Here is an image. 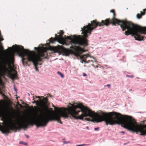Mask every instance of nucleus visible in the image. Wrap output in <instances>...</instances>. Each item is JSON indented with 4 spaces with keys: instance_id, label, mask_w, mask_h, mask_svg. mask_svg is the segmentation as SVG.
<instances>
[{
    "instance_id": "33",
    "label": "nucleus",
    "mask_w": 146,
    "mask_h": 146,
    "mask_svg": "<svg viewBox=\"0 0 146 146\" xmlns=\"http://www.w3.org/2000/svg\"><path fill=\"white\" fill-rule=\"evenodd\" d=\"M11 79L12 80H14V78H11Z\"/></svg>"
},
{
    "instance_id": "12",
    "label": "nucleus",
    "mask_w": 146,
    "mask_h": 146,
    "mask_svg": "<svg viewBox=\"0 0 146 146\" xmlns=\"http://www.w3.org/2000/svg\"><path fill=\"white\" fill-rule=\"evenodd\" d=\"M87 57V56L86 54H84L82 56H80V58L81 59H85Z\"/></svg>"
},
{
    "instance_id": "16",
    "label": "nucleus",
    "mask_w": 146,
    "mask_h": 146,
    "mask_svg": "<svg viewBox=\"0 0 146 146\" xmlns=\"http://www.w3.org/2000/svg\"><path fill=\"white\" fill-rule=\"evenodd\" d=\"M70 143V141H64V142H63L64 144H67V143Z\"/></svg>"
},
{
    "instance_id": "24",
    "label": "nucleus",
    "mask_w": 146,
    "mask_h": 146,
    "mask_svg": "<svg viewBox=\"0 0 146 146\" xmlns=\"http://www.w3.org/2000/svg\"><path fill=\"white\" fill-rule=\"evenodd\" d=\"M81 51L82 52H84L85 51L83 49H81Z\"/></svg>"
},
{
    "instance_id": "13",
    "label": "nucleus",
    "mask_w": 146,
    "mask_h": 146,
    "mask_svg": "<svg viewBox=\"0 0 146 146\" xmlns=\"http://www.w3.org/2000/svg\"><path fill=\"white\" fill-rule=\"evenodd\" d=\"M20 144H23L25 145H27V143L24 142L23 141H20L19 143Z\"/></svg>"
},
{
    "instance_id": "6",
    "label": "nucleus",
    "mask_w": 146,
    "mask_h": 146,
    "mask_svg": "<svg viewBox=\"0 0 146 146\" xmlns=\"http://www.w3.org/2000/svg\"><path fill=\"white\" fill-rule=\"evenodd\" d=\"M16 125L15 124H12L11 126L9 127L4 129L3 130H1V131L2 133L4 134H8L10 133L9 130L10 129H12L13 127H15Z\"/></svg>"
},
{
    "instance_id": "21",
    "label": "nucleus",
    "mask_w": 146,
    "mask_h": 146,
    "mask_svg": "<svg viewBox=\"0 0 146 146\" xmlns=\"http://www.w3.org/2000/svg\"><path fill=\"white\" fill-rule=\"evenodd\" d=\"M35 97L36 98H38L39 100H40V96H35Z\"/></svg>"
},
{
    "instance_id": "22",
    "label": "nucleus",
    "mask_w": 146,
    "mask_h": 146,
    "mask_svg": "<svg viewBox=\"0 0 146 146\" xmlns=\"http://www.w3.org/2000/svg\"><path fill=\"white\" fill-rule=\"evenodd\" d=\"M85 144H81V145H76V146H82L84 145Z\"/></svg>"
},
{
    "instance_id": "20",
    "label": "nucleus",
    "mask_w": 146,
    "mask_h": 146,
    "mask_svg": "<svg viewBox=\"0 0 146 146\" xmlns=\"http://www.w3.org/2000/svg\"><path fill=\"white\" fill-rule=\"evenodd\" d=\"M82 75L83 76H87V74L84 73H83Z\"/></svg>"
},
{
    "instance_id": "37",
    "label": "nucleus",
    "mask_w": 146,
    "mask_h": 146,
    "mask_svg": "<svg viewBox=\"0 0 146 146\" xmlns=\"http://www.w3.org/2000/svg\"><path fill=\"white\" fill-rule=\"evenodd\" d=\"M28 95L29 96V93L28 94Z\"/></svg>"
},
{
    "instance_id": "30",
    "label": "nucleus",
    "mask_w": 146,
    "mask_h": 146,
    "mask_svg": "<svg viewBox=\"0 0 146 146\" xmlns=\"http://www.w3.org/2000/svg\"><path fill=\"white\" fill-rule=\"evenodd\" d=\"M8 49H9L10 50H11V47H8Z\"/></svg>"
},
{
    "instance_id": "27",
    "label": "nucleus",
    "mask_w": 146,
    "mask_h": 146,
    "mask_svg": "<svg viewBox=\"0 0 146 146\" xmlns=\"http://www.w3.org/2000/svg\"><path fill=\"white\" fill-rule=\"evenodd\" d=\"M110 84H107L106 86H108V87H109L110 86Z\"/></svg>"
},
{
    "instance_id": "3",
    "label": "nucleus",
    "mask_w": 146,
    "mask_h": 146,
    "mask_svg": "<svg viewBox=\"0 0 146 146\" xmlns=\"http://www.w3.org/2000/svg\"><path fill=\"white\" fill-rule=\"evenodd\" d=\"M13 47L14 48V51L17 53L19 56L22 57V63L23 66H25L23 60L25 59L24 57L25 56L28 61L33 62L36 71L38 72L36 66L38 64V62H41L42 60L40 56L35 54L34 52L30 51L28 49H24L23 46H20L16 45L15 46H13Z\"/></svg>"
},
{
    "instance_id": "8",
    "label": "nucleus",
    "mask_w": 146,
    "mask_h": 146,
    "mask_svg": "<svg viewBox=\"0 0 146 146\" xmlns=\"http://www.w3.org/2000/svg\"><path fill=\"white\" fill-rule=\"evenodd\" d=\"M43 100H37L36 101H35V100H34V102H33V103H35L36 104V105L37 106L38 105H39L41 102H43Z\"/></svg>"
},
{
    "instance_id": "18",
    "label": "nucleus",
    "mask_w": 146,
    "mask_h": 146,
    "mask_svg": "<svg viewBox=\"0 0 146 146\" xmlns=\"http://www.w3.org/2000/svg\"><path fill=\"white\" fill-rule=\"evenodd\" d=\"M13 87H14V89L15 91V92H17V89L15 87V85H14Z\"/></svg>"
},
{
    "instance_id": "15",
    "label": "nucleus",
    "mask_w": 146,
    "mask_h": 146,
    "mask_svg": "<svg viewBox=\"0 0 146 146\" xmlns=\"http://www.w3.org/2000/svg\"><path fill=\"white\" fill-rule=\"evenodd\" d=\"M137 19H140V18H141V16L139 15L138 14L137 15Z\"/></svg>"
},
{
    "instance_id": "17",
    "label": "nucleus",
    "mask_w": 146,
    "mask_h": 146,
    "mask_svg": "<svg viewBox=\"0 0 146 146\" xmlns=\"http://www.w3.org/2000/svg\"><path fill=\"white\" fill-rule=\"evenodd\" d=\"M126 77L129 78H133V75L129 76L128 75H126Z\"/></svg>"
},
{
    "instance_id": "19",
    "label": "nucleus",
    "mask_w": 146,
    "mask_h": 146,
    "mask_svg": "<svg viewBox=\"0 0 146 146\" xmlns=\"http://www.w3.org/2000/svg\"><path fill=\"white\" fill-rule=\"evenodd\" d=\"M85 120H86V121H91V120L89 118H85Z\"/></svg>"
},
{
    "instance_id": "34",
    "label": "nucleus",
    "mask_w": 146,
    "mask_h": 146,
    "mask_svg": "<svg viewBox=\"0 0 146 146\" xmlns=\"http://www.w3.org/2000/svg\"><path fill=\"white\" fill-rule=\"evenodd\" d=\"M132 91V89H129V91Z\"/></svg>"
},
{
    "instance_id": "4",
    "label": "nucleus",
    "mask_w": 146,
    "mask_h": 146,
    "mask_svg": "<svg viewBox=\"0 0 146 146\" xmlns=\"http://www.w3.org/2000/svg\"><path fill=\"white\" fill-rule=\"evenodd\" d=\"M123 117L126 119L123 122L121 125L122 127L127 129L132 132L137 131L140 133V135L145 136L146 135V128L144 129L135 122H133L131 119V117L127 115H124Z\"/></svg>"
},
{
    "instance_id": "32",
    "label": "nucleus",
    "mask_w": 146,
    "mask_h": 146,
    "mask_svg": "<svg viewBox=\"0 0 146 146\" xmlns=\"http://www.w3.org/2000/svg\"><path fill=\"white\" fill-rule=\"evenodd\" d=\"M38 64H39V65H40L42 64L41 63H39Z\"/></svg>"
},
{
    "instance_id": "28",
    "label": "nucleus",
    "mask_w": 146,
    "mask_h": 146,
    "mask_svg": "<svg viewBox=\"0 0 146 146\" xmlns=\"http://www.w3.org/2000/svg\"><path fill=\"white\" fill-rule=\"evenodd\" d=\"M121 133H125L123 131H121Z\"/></svg>"
},
{
    "instance_id": "2",
    "label": "nucleus",
    "mask_w": 146,
    "mask_h": 146,
    "mask_svg": "<svg viewBox=\"0 0 146 146\" xmlns=\"http://www.w3.org/2000/svg\"><path fill=\"white\" fill-rule=\"evenodd\" d=\"M115 22L117 23L118 25L120 26L123 31L127 29V31H125L124 33L125 35H132L137 36V37L134 36L136 40L141 41L143 40V37L140 35L138 33L141 34H146V27H140L138 28L131 22L118 20L113 17L111 20L107 19L105 21L102 20L101 23L97 22L96 20L91 21V24L89 23L88 25L83 27V28H81V31H82V34H83V37L80 35L78 36L74 35L73 36H68L67 39L70 40L71 43L74 45L83 46H86L88 45V44L85 38L90 34L91 31L94 28L98 26H101L104 25L107 26L111 23L115 26L116 24L114 23Z\"/></svg>"
},
{
    "instance_id": "26",
    "label": "nucleus",
    "mask_w": 146,
    "mask_h": 146,
    "mask_svg": "<svg viewBox=\"0 0 146 146\" xmlns=\"http://www.w3.org/2000/svg\"><path fill=\"white\" fill-rule=\"evenodd\" d=\"M25 136L27 138H29V136L28 135H25Z\"/></svg>"
},
{
    "instance_id": "25",
    "label": "nucleus",
    "mask_w": 146,
    "mask_h": 146,
    "mask_svg": "<svg viewBox=\"0 0 146 146\" xmlns=\"http://www.w3.org/2000/svg\"><path fill=\"white\" fill-rule=\"evenodd\" d=\"M34 49H35V50H37V51H38V49H37V48H36V47H34Z\"/></svg>"
},
{
    "instance_id": "14",
    "label": "nucleus",
    "mask_w": 146,
    "mask_h": 146,
    "mask_svg": "<svg viewBox=\"0 0 146 146\" xmlns=\"http://www.w3.org/2000/svg\"><path fill=\"white\" fill-rule=\"evenodd\" d=\"M110 12L113 13V17H114V16H115V13H114V11L113 10H111L110 11Z\"/></svg>"
},
{
    "instance_id": "38",
    "label": "nucleus",
    "mask_w": 146,
    "mask_h": 146,
    "mask_svg": "<svg viewBox=\"0 0 146 146\" xmlns=\"http://www.w3.org/2000/svg\"><path fill=\"white\" fill-rule=\"evenodd\" d=\"M84 66H85V65H84Z\"/></svg>"
},
{
    "instance_id": "31",
    "label": "nucleus",
    "mask_w": 146,
    "mask_h": 146,
    "mask_svg": "<svg viewBox=\"0 0 146 146\" xmlns=\"http://www.w3.org/2000/svg\"><path fill=\"white\" fill-rule=\"evenodd\" d=\"M143 10L144 11H146V9H143Z\"/></svg>"
},
{
    "instance_id": "29",
    "label": "nucleus",
    "mask_w": 146,
    "mask_h": 146,
    "mask_svg": "<svg viewBox=\"0 0 146 146\" xmlns=\"http://www.w3.org/2000/svg\"><path fill=\"white\" fill-rule=\"evenodd\" d=\"M49 97H52V96L50 94L49 95Z\"/></svg>"
},
{
    "instance_id": "23",
    "label": "nucleus",
    "mask_w": 146,
    "mask_h": 146,
    "mask_svg": "<svg viewBox=\"0 0 146 146\" xmlns=\"http://www.w3.org/2000/svg\"><path fill=\"white\" fill-rule=\"evenodd\" d=\"M98 129H99V127H97L95 128L94 129V130L95 131H96V130H98Z\"/></svg>"
},
{
    "instance_id": "10",
    "label": "nucleus",
    "mask_w": 146,
    "mask_h": 146,
    "mask_svg": "<svg viewBox=\"0 0 146 146\" xmlns=\"http://www.w3.org/2000/svg\"><path fill=\"white\" fill-rule=\"evenodd\" d=\"M92 62L93 61L89 60L88 61H86V60H82V61H81L80 62L82 63H83V62H84L85 63H89L90 62Z\"/></svg>"
},
{
    "instance_id": "11",
    "label": "nucleus",
    "mask_w": 146,
    "mask_h": 146,
    "mask_svg": "<svg viewBox=\"0 0 146 146\" xmlns=\"http://www.w3.org/2000/svg\"><path fill=\"white\" fill-rule=\"evenodd\" d=\"M57 73L62 78H63L64 77V76L63 74L60 72L59 71H58L57 72Z\"/></svg>"
},
{
    "instance_id": "35",
    "label": "nucleus",
    "mask_w": 146,
    "mask_h": 146,
    "mask_svg": "<svg viewBox=\"0 0 146 146\" xmlns=\"http://www.w3.org/2000/svg\"><path fill=\"white\" fill-rule=\"evenodd\" d=\"M52 107H54V108H55V106H54L53 105H52Z\"/></svg>"
},
{
    "instance_id": "36",
    "label": "nucleus",
    "mask_w": 146,
    "mask_h": 146,
    "mask_svg": "<svg viewBox=\"0 0 146 146\" xmlns=\"http://www.w3.org/2000/svg\"><path fill=\"white\" fill-rule=\"evenodd\" d=\"M86 128H87V129H88V127H86Z\"/></svg>"
},
{
    "instance_id": "9",
    "label": "nucleus",
    "mask_w": 146,
    "mask_h": 146,
    "mask_svg": "<svg viewBox=\"0 0 146 146\" xmlns=\"http://www.w3.org/2000/svg\"><path fill=\"white\" fill-rule=\"evenodd\" d=\"M42 98H43L44 99V105H46L48 103V101L47 98H44L43 96H41V97Z\"/></svg>"
},
{
    "instance_id": "1",
    "label": "nucleus",
    "mask_w": 146,
    "mask_h": 146,
    "mask_svg": "<svg viewBox=\"0 0 146 146\" xmlns=\"http://www.w3.org/2000/svg\"><path fill=\"white\" fill-rule=\"evenodd\" d=\"M71 107L69 106L67 110V112H62L55 115L52 118L49 120L48 118L46 116L41 115L38 117L35 118V124L37 127H43L46 126L49 120L56 121L60 124L62 123L60 120V117L67 118L69 115L75 119H80L82 120L84 117H89L92 119L96 118V121L97 123L102 121H104L106 125H113L117 124L118 113L113 111L108 113V115L106 116H97L96 113L92 111L88 108L85 107L82 104L74 103L73 104L70 103Z\"/></svg>"
},
{
    "instance_id": "7",
    "label": "nucleus",
    "mask_w": 146,
    "mask_h": 146,
    "mask_svg": "<svg viewBox=\"0 0 146 146\" xmlns=\"http://www.w3.org/2000/svg\"><path fill=\"white\" fill-rule=\"evenodd\" d=\"M16 125L19 127H23L25 126V127H27V126L25 125L26 123L25 121L17 123Z\"/></svg>"
},
{
    "instance_id": "5",
    "label": "nucleus",
    "mask_w": 146,
    "mask_h": 146,
    "mask_svg": "<svg viewBox=\"0 0 146 146\" xmlns=\"http://www.w3.org/2000/svg\"><path fill=\"white\" fill-rule=\"evenodd\" d=\"M60 35H57L56 34H55V38L53 39V41H50L51 42L53 43L54 41H58V40H61L63 39V37L62 35L63 34L64 32L62 31H61L59 33Z\"/></svg>"
}]
</instances>
